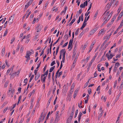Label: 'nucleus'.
Here are the masks:
<instances>
[{"label":"nucleus","mask_w":123,"mask_h":123,"mask_svg":"<svg viewBox=\"0 0 123 123\" xmlns=\"http://www.w3.org/2000/svg\"><path fill=\"white\" fill-rule=\"evenodd\" d=\"M64 51L62 52V55H63V57L62 58V61H61V62H62L63 63H64L65 62V54L66 53V51H65V50H63Z\"/></svg>","instance_id":"nucleus-1"},{"label":"nucleus","mask_w":123,"mask_h":123,"mask_svg":"<svg viewBox=\"0 0 123 123\" xmlns=\"http://www.w3.org/2000/svg\"><path fill=\"white\" fill-rule=\"evenodd\" d=\"M75 111V108L74 107V105H73L72 108V111L71 112V113L70 115V117H73L74 114V113Z\"/></svg>","instance_id":"nucleus-2"},{"label":"nucleus","mask_w":123,"mask_h":123,"mask_svg":"<svg viewBox=\"0 0 123 123\" xmlns=\"http://www.w3.org/2000/svg\"><path fill=\"white\" fill-rule=\"evenodd\" d=\"M14 17L12 16H11L9 18L8 20V22H9V24H11L13 22V20Z\"/></svg>","instance_id":"nucleus-3"},{"label":"nucleus","mask_w":123,"mask_h":123,"mask_svg":"<svg viewBox=\"0 0 123 123\" xmlns=\"http://www.w3.org/2000/svg\"><path fill=\"white\" fill-rule=\"evenodd\" d=\"M98 53L97 52L96 53L93 58L92 59V60L90 62L89 64H91L92 65V62H93L94 60H95L96 57L98 55Z\"/></svg>","instance_id":"nucleus-4"},{"label":"nucleus","mask_w":123,"mask_h":123,"mask_svg":"<svg viewBox=\"0 0 123 123\" xmlns=\"http://www.w3.org/2000/svg\"><path fill=\"white\" fill-rule=\"evenodd\" d=\"M106 56L107 57L108 60H109L110 59L112 58L114 56V55H113L112 54H110V56L108 54V53H107L106 55Z\"/></svg>","instance_id":"nucleus-5"},{"label":"nucleus","mask_w":123,"mask_h":123,"mask_svg":"<svg viewBox=\"0 0 123 123\" xmlns=\"http://www.w3.org/2000/svg\"><path fill=\"white\" fill-rule=\"evenodd\" d=\"M94 44V43L93 42L91 44V46H90V49L89 50V51H88V53H90L92 50V48L93 47V45Z\"/></svg>","instance_id":"nucleus-6"},{"label":"nucleus","mask_w":123,"mask_h":123,"mask_svg":"<svg viewBox=\"0 0 123 123\" xmlns=\"http://www.w3.org/2000/svg\"><path fill=\"white\" fill-rule=\"evenodd\" d=\"M123 15V11H122L121 13L118 16V18L117 20V21H118L120 18L122 17Z\"/></svg>","instance_id":"nucleus-7"},{"label":"nucleus","mask_w":123,"mask_h":123,"mask_svg":"<svg viewBox=\"0 0 123 123\" xmlns=\"http://www.w3.org/2000/svg\"><path fill=\"white\" fill-rule=\"evenodd\" d=\"M65 49H62L60 51V55L59 56V58L60 60H61L62 59V52L63 51H64L63 50H65Z\"/></svg>","instance_id":"nucleus-8"},{"label":"nucleus","mask_w":123,"mask_h":123,"mask_svg":"<svg viewBox=\"0 0 123 123\" xmlns=\"http://www.w3.org/2000/svg\"><path fill=\"white\" fill-rule=\"evenodd\" d=\"M113 13V12H111L109 14L107 17V18L106 19L107 20H109V19L111 18L112 15V14Z\"/></svg>","instance_id":"nucleus-9"},{"label":"nucleus","mask_w":123,"mask_h":123,"mask_svg":"<svg viewBox=\"0 0 123 123\" xmlns=\"http://www.w3.org/2000/svg\"><path fill=\"white\" fill-rule=\"evenodd\" d=\"M82 113L81 112H80L79 113V114L78 116V121L79 123H80V121L81 118V117L82 116Z\"/></svg>","instance_id":"nucleus-10"},{"label":"nucleus","mask_w":123,"mask_h":123,"mask_svg":"<svg viewBox=\"0 0 123 123\" xmlns=\"http://www.w3.org/2000/svg\"><path fill=\"white\" fill-rule=\"evenodd\" d=\"M78 92V90L77 89H76L75 90L74 92V98H75L76 96H77V94Z\"/></svg>","instance_id":"nucleus-11"},{"label":"nucleus","mask_w":123,"mask_h":123,"mask_svg":"<svg viewBox=\"0 0 123 123\" xmlns=\"http://www.w3.org/2000/svg\"><path fill=\"white\" fill-rule=\"evenodd\" d=\"M72 118L73 117H69L68 118V119L67 120V123H70L72 119Z\"/></svg>","instance_id":"nucleus-12"},{"label":"nucleus","mask_w":123,"mask_h":123,"mask_svg":"<svg viewBox=\"0 0 123 123\" xmlns=\"http://www.w3.org/2000/svg\"><path fill=\"white\" fill-rule=\"evenodd\" d=\"M36 75L35 77V80H36L40 77V74H37Z\"/></svg>","instance_id":"nucleus-13"},{"label":"nucleus","mask_w":123,"mask_h":123,"mask_svg":"<svg viewBox=\"0 0 123 123\" xmlns=\"http://www.w3.org/2000/svg\"><path fill=\"white\" fill-rule=\"evenodd\" d=\"M59 111H57L56 113V117H55V119H57V120H58L59 119Z\"/></svg>","instance_id":"nucleus-14"},{"label":"nucleus","mask_w":123,"mask_h":123,"mask_svg":"<svg viewBox=\"0 0 123 123\" xmlns=\"http://www.w3.org/2000/svg\"><path fill=\"white\" fill-rule=\"evenodd\" d=\"M5 48H3L2 50L1 53H2V56H3L5 54Z\"/></svg>","instance_id":"nucleus-15"},{"label":"nucleus","mask_w":123,"mask_h":123,"mask_svg":"<svg viewBox=\"0 0 123 123\" xmlns=\"http://www.w3.org/2000/svg\"><path fill=\"white\" fill-rule=\"evenodd\" d=\"M108 40H107V39L105 40L104 41L103 43L102 44L100 47L101 48H102L105 45V44L106 42H107L108 41Z\"/></svg>","instance_id":"nucleus-16"},{"label":"nucleus","mask_w":123,"mask_h":123,"mask_svg":"<svg viewBox=\"0 0 123 123\" xmlns=\"http://www.w3.org/2000/svg\"><path fill=\"white\" fill-rule=\"evenodd\" d=\"M55 68V66L50 68L49 69V72L50 73L52 72V71L54 70Z\"/></svg>","instance_id":"nucleus-17"},{"label":"nucleus","mask_w":123,"mask_h":123,"mask_svg":"<svg viewBox=\"0 0 123 123\" xmlns=\"http://www.w3.org/2000/svg\"><path fill=\"white\" fill-rule=\"evenodd\" d=\"M16 73L17 74V75H19V71L18 70V71L17 73L16 72L15 73H14L12 74V75H11V76L12 77V76H13L14 75H15V74H16Z\"/></svg>","instance_id":"nucleus-18"},{"label":"nucleus","mask_w":123,"mask_h":123,"mask_svg":"<svg viewBox=\"0 0 123 123\" xmlns=\"http://www.w3.org/2000/svg\"><path fill=\"white\" fill-rule=\"evenodd\" d=\"M28 80V79L27 78H26L25 79L24 81V82L25 83V84L23 86H26V85L27 84V81Z\"/></svg>","instance_id":"nucleus-19"},{"label":"nucleus","mask_w":123,"mask_h":123,"mask_svg":"<svg viewBox=\"0 0 123 123\" xmlns=\"http://www.w3.org/2000/svg\"><path fill=\"white\" fill-rule=\"evenodd\" d=\"M68 36L67 34H65L64 37V39H66L67 40L68 39Z\"/></svg>","instance_id":"nucleus-20"},{"label":"nucleus","mask_w":123,"mask_h":123,"mask_svg":"<svg viewBox=\"0 0 123 123\" xmlns=\"http://www.w3.org/2000/svg\"><path fill=\"white\" fill-rule=\"evenodd\" d=\"M90 80V79H89L88 80L87 82L86 83V84L84 85V88H85L87 86L88 83L89 82V81Z\"/></svg>","instance_id":"nucleus-21"},{"label":"nucleus","mask_w":123,"mask_h":123,"mask_svg":"<svg viewBox=\"0 0 123 123\" xmlns=\"http://www.w3.org/2000/svg\"><path fill=\"white\" fill-rule=\"evenodd\" d=\"M104 31V29H101L99 31L98 34V36H99L101 33H102Z\"/></svg>","instance_id":"nucleus-22"},{"label":"nucleus","mask_w":123,"mask_h":123,"mask_svg":"<svg viewBox=\"0 0 123 123\" xmlns=\"http://www.w3.org/2000/svg\"><path fill=\"white\" fill-rule=\"evenodd\" d=\"M46 47H47V46H45V47L44 48V49H43L42 50L40 54V56H41V55H42L43 54L44 52V50L46 48Z\"/></svg>","instance_id":"nucleus-23"},{"label":"nucleus","mask_w":123,"mask_h":123,"mask_svg":"<svg viewBox=\"0 0 123 123\" xmlns=\"http://www.w3.org/2000/svg\"><path fill=\"white\" fill-rule=\"evenodd\" d=\"M113 3V1H112V0H111L109 4V6L108 7V9H107L108 10H109V9L110 8L112 4Z\"/></svg>","instance_id":"nucleus-24"},{"label":"nucleus","mask_w":123,"mask_h":123,"mask_svg":"<svg viewBox=\"0 0 123 123\" xmlns=\"http://www.w3.org/2000/svg\"><path fill=\"white\" fill-rule=\"evenodd\" d=\"M34 74H32L31 75L30 78L29 80V82H31V80L33 79V78H34Z\"/></svg>","instance_id":"nucleus-25"},{"label":"nucleus","mask_w":123,"mask_h":123,"mask_svg":"<svg viewBox=\"0 0 123 123\" xmlns=\"http://www.w3.org/2000/svg\"><path fill=\"white\" fill-rule=\"evenodd\" d=\"M60 37H59L58 39L53 44V46H54L55 45L56 43H57L58 41H59L60 39Z\"/></svg>","instance_id":"nucleus-26"},{"label":"nucleus","mask_w":123,"mask_h":123,"mask_svg":"<svg viewBox=\"0 0 123 123\" xmlns=\"http://www.w3.org/2000/svg\"><path fill=\"white\" fill-rule=\"evenodd\" d=\"M56 89V86H54V88L53 89V91H52V94H54L55 92V90Z\"/></svg>","instance_id":"nucleus-27"},{"label":"nucleus","mask_w":123,"mask_h":123,"mask_svg":"<svg viewBox=\"0 0 123 123\" xmlns=\"http://www.w3.org/2000/svg\"><path fill=\"white\" fill-rule=\"evenodd\" d=\"M84 34V33L83 31L81 32L79 36V37L80 38Z\"/></svg>","instance_id":"nucleus-28"},{"label":"nucleus","mask_w":123,"mask_h":123,"mask_svg":"<svg viewBox=\"0 0 123 123\" xmlns=\"http://www.w3.org/2000/svg\"><path fill=\"white\" fill-rule=\"evenodd\" d=\"M79 28H78L77 30L75 32V35H77L78 34V33L79 32Z\"/></svg>","instance_id":"nucleus-29"},{"label":"nucleus","mask_w":123,"mask_h":123,"mask_svg":"<svg viewBox=\"0 0 123 123\" xmlns=\"http://www.w3.org/2000/svg\"><path fill=\"white\" fill-rule=\"evenodd\" d=\"M8 30L7 29H6L3 35V37H5L7 33Z\"/></svg>","instance_id":"nucleus-30"},{"label":"nucleus","mask_w":123,"mask_h":123,"mask_svg":"<svg viewBox=\"0 0 123 123\" xmlns=\"http://www.w3.org/2000/svg\"><path fill=\"white\" fill-rule=\"evenodd\" d=\"M8 83V81H6L4 87H6L7 86Z\"/></svg>","instance_id":"nucleus-31"},{"label":"nucleus","mask_w":123,"mask_h":123,"mask_svg":"<svg viewBox=\"0 0 123 123\" xmlns=\"http://www.w3.org/2000/svg\"><path fill=\"white\" fill-rule=\"evenodd\" d=\"M88 92L89 94H90L92 92L91 89L90 88H89L88 89Z\"/></svg>","instance_id":"nucleus-32"},{"label":"nucleus","mask_w":123,"mask_h":123,"mask_svg":"<svg viewBox=\"0 0 123 123\" xmlns=\"http://www.w3.org/2000/svg\"><path fill=\"white\" fill-rule=\"evenodd\" d=\"M15 39V37H13L12 38V39L11 40V44H12L13 43V42L14 41Z\"/></svg>","instance_id":"nucleus-33"},{"label":"nucleus","mask_w":123,"mask_h":123,"mask_svg":"<svg viewBox=\"0 0 123 123\" xmlns=\"http://www.w3.org/2000/svg\"><path fill=\"white\" fill-rule=\"evenodd\" d=\"M50 114V112L49 111L47 115V117H46V118L45 119L46 120H47L48 118H49V115Z\"/></svg>","instance_id":"nucleus-34"},{"label":"nucleus","mask_w":123,"mask_h":123,"mask_svg":"<svg viewBox=\"0 0 123 123\" xmlns=\"http://www.w3.org/2000/svg\"><path fill=\"white\" fill-rule=\"evenodd\" d=\"M95 32L93 30H92L89 33V34L90 35H93Z\"/></svg>","instance_id":"nucleus-35"},{"label":"nucleus","mask_w":123,"mask_h":123,"mask_svg":"<svg viewBox=\"0 0 123 123\" xmlns=\"http://www.w3.org/2000/svg\"><path fill=\"white\" fill-rule=\"evenodd\" d=\"M55 64V61H53L51 63L50 66H52L54 65Z\"/></svg>","instance_id":"nucleus-36"},{"label":"nucleus","mask_w":123,"mask_h":123,"mask_svg":"<svg viewBox=\"0 0 123 123\" xmlns=\"http://www.w3.org/2000/svg\"><path fill=\"white\" fill-rule=\"evenodd\" d=\"M33 0H30L27 3L30 5L33 2Z\"/></svg>","instance_id":"nucleus-37"},{"label":"nucleus","mask_w":123,"mask_h":123,"mask_svg":"<svg viewBox=\"0 0 123 123\" xmlns=\"http://www.w3.org/2000/svg\"><path fill=\"white\" fill-rule=\"evenodd\" d=\"M111 42H108V43H107L106 44L105 46H104V49H105L106 47H107V46Z\"/></svg>","instance_id":"nucleus-38"},{"label":"nucleus","mask_w":123,"mask_h":123,"mask_svg":"<svg viewBox=\"0 0 123 123\" xmlns=\"http://www.w3.org/2000/svg\"><path fill=\"white\" fill-rule=\"evenodd\" d=\"M53 95H52L51 97L49 99V100H48V102L49 103H50V102L52 100V98L53 97Z\"/></svg>","instance_id":"nucleus-39"},{"label":"nucleus","mask_w":123,"mask_h":123,"mask_svg":"<svg viewBox=\"0 0 123 123\" xmlns=\"http://www.w3.org/2000/svg\"><path fill=\"white\" fill-rule=\"evenodd\" d=\"M108 21V20L106 19L102 23L101 26H103L105 24H106L107 22V21Z\"/></svg>","instance_id":"nucleus-40"},{"label":"nucleus","mask_w":123,"mask_h":123,"mask_svg":"<svg viewBox=\"0 0 123 123\" xmlns=\"http://www.w3.org/2000/svg\"><path fill=\"white\" fill-rule=\"evenodd\" d=\"M37 32H39L41 30V27H40L39 28H37Z\"/></svg>","instance_id":"nucleus-41"},{"label":"nucleus","mask_w":123,"mask_h":123,"mask_svg":"<svg viewBox=\"0 0 123 123\" xmlns=\"http://www.w3.org/2000/svg\"><path fill=\"white\" fill-rule=\"evenodd\" d=\"M58 74V73H56V75L55 77V80L56 81V79L57 78Z\"/></svg>","instance_id":"nucleus-42"},{"label":"nucleus","mask_w":123,"mask_h":123,"mask_svg":"<svg viewBox=\"0 0 123 123\" xmlns=\"http://www.w3.org/2000/svg\"><path fill=\"white\" fill-rule=\"evenodd\" d=\"M46 79V76H45L42 79L43 83H44L45 82V80Z\"/></svg>","instance_id":"nucleus-43"},{"label":"nucleus","mask_w":123,"mask_h":123,"mask_svg":"<svg viewBox=\"0 0 123 123\" xmlns=\"http://www.w3.org/2000/svg\"><path fill=\"white\" fill-rule=\"evenodd\" d=\"M120 65V63L118 62H117L115 63V66H117L118 67Z\"/></svg>","instance_id":"nucleus-44"},{"label":"nucleus","mask_w":123,"mask_h":123,"mask_svg":"<svg viewBox=\"0 0 123 123\" xmlns=\"http://www.w3.org/2000/svg\"><path fill=\"white\" fill-rule=\"evenodd\" d=\"M51 74L49 73V74L48 79L49 80V81H50V76H51Z\"/></svg>","instance_id":"nucleus-45"},{"label":"nucleus","mask_w":123,"mask_h":123,"mask_svg":"<svg viewBox=\"0 0 123 123\" xmlns=\"http://www.w3.org/2000/svg\"><path fill=\"white\" fill-rule=\"evenodd\" d=\"M113 32V31H112L110 34V35L109 36L107 37L106 38V39H107V40H108L109 39L111 35L112 34V33Z\"/></svg>","instance_id":"nucleus-46"},{"label":"nucleus","mask_w":123,"mask_h":123,"mask_svg":"<svg viewBox=\"0 0 123 123\" xmlns=\"http://www.w3.org/2000/svg\"><path fill=\"white\" fill-rule=\"evenodd\" d=\"M91 65L90 64H89V65L88 66V67L87 68V70L88 71L90 69V67L91 66Z\"/></svg>","instance_id":"nucleus-47"},{"label":"nucleus","mask_w":123,"mask_h":123,"mask_svg":"<svg viewBox=\"0 0 123 123\" xmlns=\"http://www.w3.org/2000/svg\"><path fill=\"white\" fill-rule=\"evenodd\" d=\"M57 98V97L56 96V98L54 102V105H55L56 104V102Z\"/></svg>","instance_id":"nucleus-48"},{"label":"nucleus","mask_w":123,"mask_h":123,"mask_svg":"<svg viewBox=\"0 0 123 123\" xmlns=\"http://www.w3.org/2000/svg\"><path fill=\"white\" fill-rule=\"evenodd\" d=\"M87 44H85L84 45V46L83 48V50H84L85 49V48H86V47H87Z\"/></svg>","instance_id":"nucleus-49"},{"label":"nucleus","mask_w":123,"mask_h":123,"mask_svg":"<svg viewBox=\"0 0 123 123\" xmlns=\"http://www.w3.org/2000/svg\"><path fill=\"white\" fill-rule=\"evenodd\" d=\"M68 44V42L66 43L65 44L62 46L63 48H64Z\"/></svg>","instance_id":"nucleus-50"},{"label":"nucleus","mask_w":123,"mask_h":123,"mask_svg":"<svg viewBox=\"0 0 123 123\" xmlns=\"http://www.w3.org/2000/svg\"><path fill=\"white\" fill-rule=\"evenodd\" d=\"M30 56V55L28 51H27L25 56Z\"/></svg>","instance_id":"nucleus-51"},{"label":"nucleus","mask_w":123,"mask_h":123,"mask_svg":"<svg viewBox=\"0 0 123 123\" xmlns=\"http://www.w3.org/2000/svg\"><path fill=\"white\" fill-rule=\"evenodd\" d=\"M41 98L39 97L38 99V100L37 101V105H38V103H39V102Z\"/></svg>","instance_id":"nucleus-52"},{"label":"nucleus","mask_w":123,"mask_h":123,"mask_svg":"<svg viewBox=\"0 0 123 123\" xmlns=\"http://www.w3.org/2000/svg\"><path fill=\"white\" fill-rule=\"evenodd\" d=\"M117 67L116 66H115L113 70V71L115 72H116V71L117 70Z\"/></svg>","instance_id":"nucleus-53"},{"label":"nucleus","mask_w":123,"mask_h":123,"mask_svg":"<svg viewBox=\"0 0 123 123\" xmlns=\"http://www.w3.org/2000/svg\"><path fill=\"white\" fill-rule=\"evenodd\" d=\"M74 83H73L71 87V89H73L74 88Z\"/></svg>","instance_id":"nucleus-54"},{"label":"nucleus","mask_w":123,"mask_h":123,"mask_svg":"<svg viewBox=\"0 0 123 123\" xmlns=\"http://www.w3.org/2000/svg\"><path fill=\"white\" fill-rule=\"evenodd\" d=\"M47 65H46L44 66V68L43 69V72H45V71L46 70V68L47 67Z\"/></svg>","instance_id":"nucleus-55"},{"label":"nucleus","mask_w":123,"mask_h":123,"mask_svg":"<svg viewBox=\"0 0 123 123\" xmlns=\"http://www.w3.org/2000/svg\"><path fill=\"white\" fill-rule=\"evenodd\" d=\"M73 39L72 38L70 40L69 43L72 44L73 42Z\"/></svg>","instance_id":"nucleus-56"},{"label":"nucleus","mask_w":123,"mask_h":123,"mask_svg":"<svg viewBox=\"0 0 123 123\" xmlns=\"http://www.w3.org/2000/svg\"><path fill=\"white\" fill-rule=\"evenodd\" d=\"M101 114H100L98 116V120H99L100 118L103 115H102Z\"/></svg>","instance_id":"nucleus-57"},{"label":"nucleus","mask_w":123,"mask_h":123,"mask_svg":"<svg viewBox=\"0 0 123 123\" xmlns=\"http://www.w3.org/2000/svg\"><path fill=\"white\" fill-rule=\"evenodd\" d=\"M41 62H40L38 64H37V68H36L37 69H38L39 68V67H40V64H41Z\"/></svg>","instance_id":"nucleus-58"},{"label":"nucleus","mask_w":123,"mask_h":123,"mask_svg":"<svg viewBox=\"0 0 123 123\" xmlns=\"http://www.w3.org/2000/svg\"><path fill=\"white\" fill-rule=\"evenodd\" d=\"M80 19H81V17H80V16L79 17V19H78V20L77 21V24H79L80 21Z\"/></svg>","instance_id":"nucleus-59"},{"label":"nucleus","mask_w":123,"mask_h":123,"mask_svg":"<svg viewBox=\"0 0 123 123\" xmlns=\"http://www.w3.org/2000/svg\"><path fill=\"white\" fill-rule=\"evenodd\" d=\"M7 21H6L4 24V28H5L6 26V25L7 23Z\"/></svg>","instance_id":"nucleus-60"},{"label":"nucleus","mask_w":123,"mask_h":123,"mask_svg":"<svg viewBox=\"0 0 123 123\" xmlns=\"http://www.w3.org/2000/svg\"><path fill=\"white\" fill-rule=\"evenodd\" d=\"M8 107H6L3 111V112L4 113H5L6 112V111H7V110L8 109Z\"/></svg>","instance_id":"nucleus-61"},{"label":"nucleus","mask_w":123,"mask_h":123,"mask_svg":"<svg viewBox=\"0 0 123 123\" xmlns=\"http://www.w3.org/2000/svg\"><path fill=\"white\" fill-rule=\"evenodd\" d=\"M18 46L17 48V50L18 51L19 50V48H20V45L19 44H18Z\"/></svg>","instance_id":"nucleus-62"},{"label":"nucleus","mask_w":123,"mask_h":123,"mask_svg":"<svg viewBox=\"0 0 123 123\" xmlns=\"http://www.w3.org/2000/svg\"><path fill=\"white\" fill-rule=\"evenodd\" d=\"M59 75H58V77H59L61 75L62 73V71H61L60 72H59Z\"/></svg>","instance_id":"nucleus-63"},{"label":"nucleus","mask_w":123,"mask_h":123,"mask_svg":"<svg viewBox=\"0 0 123 123\" xmlns=\"http://www.w3.org/2000/svg\"><path fill=\"white\" fill-rule=\"evenodd\" d=\"M123 79L122 80V82L120 86V88H122L123 87Z\"/></svg>","instance_id":"nucleus-64"}]
</instances>
